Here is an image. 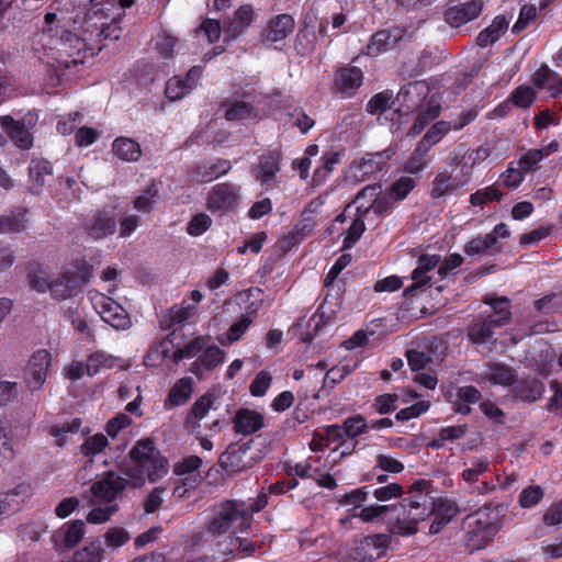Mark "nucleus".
Listing matches in <instances>:
<instances>
[{
    "mask_svg": "<svg viewBox=\"0 0 562 562\" xmlns=\"http://www.w3.org/2000/svg\"><path fill=\"white\" fill-rule=\"evenodd\" d=\"M130 460L120 463V473L105 472L91 487V503L115 504L127 488H140L146 480L150 483L165 477L169 472L167 459L156 449L150 439L139 440L128 453Z\"/></svg>",
    "mask_w": 562,
    "mask_h": 562,
    "instance_id": "1",
    "label": "nucleus"
},
{
    "mask_svg": "<svg viewBox=\"0 0 562 562\" xmlns=\"http://www.w3.org/2000/svg\"><path fill=\"white\" fill-rule=\"evenodd\" d=\"M434 512V491L429 481L419 480L412 484L409 496L398 505L392 506L395 518L393 532L412 536L418 530V524L431 516Z\"/></svg>",
    "mask_w": 562,
    "mask_h": 562,
    "instance_id": "2",
    "label": "nucleus"
},
{
    "mask_svg": "<svg viewBox=\"0 0 562 562\" xmlns=\"http://www.w3.org/2000/svg\"><path fill=\"white\" fill-rule=\"evenodd\" d=\"M249 513L244 501H225L213 508L199 535L203 544H214L223 541L232 533H243L249 528Z\"/></svg>",
    "mask_w": 562,
    "mask_h": 562,
    "instance_id": "3",
    "label": "nucleus"
},
{
    "mask_svg": "<svg viewBox=\"0 0 562 562\" xmlns=\"http://www.w3.org/2000/svg\"><path fill=\"white\" fill-rule=\"evenodd\" d=\"M90 277L91 266L83 259H76L69 263L60 278L52 281L50 292L55 299L66 300L76 295Z\"/></svg>",
    "mask_w": 562,
    "mask_h": 562,
    "instance_id": "4",
    "label": "nucleus"
},
{
    "mask_svg": "<svg viewBox=\"0 0 562 562\" xmlns=\"http://www.w3.org/2000/svg\"><path fill=\"white\" fill-rule=\"evenodd\" d=\"M472 178V167L469 162L462 164L459 170L440 169L431 182V196L442 198L467 186Z\"/></svg>",
    "mask_w": 562,
    "mask_h": 562,
    "instance_id": "5",
    "label": "nucleus"
},
{
    "mask_svg": "<svg viewBox=\"0 0 562 562\" xmlns=\"http://www.w3.org/2000/svg\"><path fill=\"white\" fill-rule=\"evenodd\" d=\"M91 302L101 318L116 330H125L131 327L128 314L112 297L97 292L91 295Z\"/></svg>",
    "mask_w": 562,
    "mask_h": 562,
    "instance_id": "6",
    "label": "nucleus"
},
{
    "mask_svg": "<svg viewBox=\"0 0 562 562\" xmlns=\"http://www.w3.org/2000/svg\"><path fill=\"white\" fill-rule=\"evenodd\" d=\"M483 0H450L445 10V21L452 27H460L477 19L484 10Z\"/></svg>",
    "mask_w": 562,
    "mask_h": 562,
    "instance_id": "7",
    "label": "nucleus"
},
{
    "mask_svg": "<svg viewBox=\"0 0 562 562\" xmlns=\"http://www.w3.org/2000/svg\"><path fill=\"white\" fill-rule=\"evenodd\" d=\"M250 442L231 445L220 457L221 467L231 472H241L254 467L260 456L251 451Z\"/></svg>",
    "mask_w": 562,
    "mask_h": 562,
    "instance_id": "8",
    "label": "nucleus"
},
{
    "mask_svg": "<svg viewBox=\"0 0 562 562\" xmlns=\"http://www.w3.org/2000/svg\"><path fill=\"white\" fill-rule=\"evenodd\" d=\"M239 201V187L231 183H217L209 192L207 209L221 215L233 211Z\"/></svg>",
    "mask_w": 562,
    "mask_h": 562,
    "instance_id": "9",
    "label": "nucleus"
},
{
    "mask_svg": "<svg viewBox=\"0 0 562 562\" xmlns=\"http://www.w3.org/2000/svg\"><path fill=\"white\" fill-rule=\"evenodd\" d=\"M52 363V355L46 349L35 351L24 369V380L32 391L38 390L46 381Z\"/></svg>",
    "mask_w": 562,
    "mask_h": 562,
    "instance_id": "10",
    "label": "nucleus"
},
{
    "mask_svg": "<svg viewBox=\"0 0 562 562\" xmlns=\"http://www.w3.org/2000/svg\"><path fill=\"white\" fill-rule=\"evenodd\" d=\"M202 70L201 66H193L186 76L171 77L166 83V97L170 101H177L188 95L198 86Z\"/></svg>",
    "mask_w": 562,
    "mask_h": 562,
    "instance_id": "11",
    "label": "nucleus"
},
{
    "mask_svg": "<svg viewBox=\"0 0 562 562\" xmlns=\"http://www.w3.org/2000/svg\"><path fill=\"white\" fill-rule=\"evenodd\" d=\"M35 122L33 114H27L22 121H15L12 116L5 115L0 120L2 128L8 133L12 142L21 149H29L33 144L32 135L26 128V123L32 125Z\"/></svg>",
    "mask_w": 562,
    "mask_h": 562,
    "instance_id": "12",
    "label": "nucleus"
},
{
    "mask_svg": "<svg viewBox=\"0 0 562 562\" xmlns=\"http://www.w3.org/2000/svg\"><path fill=\"white\" fill-rule=\"evenodd\" d=\"M430 88L425 81H414L404 86L397 93L396 101L404 112H411L428 101Z\"/></svg>",
    "mask_w": 562,
    "mask_h": 562,
    "instance_id": "13",
    "label": "nucleus"
},
{
    "mask_svg": "<svg viewBox=\"0 0 562 562\" xmlns=\"http://www.w3.org/2000/svg\"><path fill=\"white\" fill-rule=\"evenodd\" d=\"M281 153L268 150L259 157L258 165L254 169L255 178L262 187L269 188L280 171Z\"/></svg>",
    "mask_w": 562,
    "mask_h": 562,
    "instance_id": "14",
    "label": "nucleus"
},
{
    "mask_svg": "<svg viewBox=\"0 0 562 562\" xmlns=\"http://www.w3.org/2000/svg\"><path fill=\"white\" fill-rule=\"evenodd\" d=\"M295 22L292 15L282 13L271 18L262 32L263 41L278 43L293 33Z\"/></svg>",
    "mask_w": 562,
    "mask_h": 562,
    "instance_id": "15",
    "label": "nucleus"
},
{
    "mask_svg": "<svg viewBox=\"0 0 562 562\" xmlns=\"http://www.w3.org/2000/svg\"><path fill=\"white\" fill-rule=\"evenodd\" d=\"M392 154L393 151L391 149H385L374 154H367L359 161H356L352 165L351 170L353 176L359 180H363L364 177L382 170Z\"/></svg>",
    "mask_w": 562,
    "mask_h": 562,
    "instance_id": "16",
    "label": "nucleus"
},
{
    "mask_svg": "<svg viewBox=\"0 0 562 562\" xmlns=\"http://www.w3.org/2000/svg\"><path fill=\"white\" fill-rule=\"evenodd\" d=\"M416 110L417 116L407 132L408 136H416L420 134L426 128V126H428L440 115V101L435 95H430L428 101Z\"/></svg>",
    "mask_w": 562,
    "mask_h": 562,
    "instance_id": "17",
    "label": "nucleus"
},
{
    "mask_svg": "<svg viewBox=\"0 0 562 562\" xmlns=\"http://www.w3.org/2000/svg\"><path fill=\"white\" fill-rule=\"evenodd\" d=\"M58 50L61 54H66L67 58H57L58 68L69 69L72 66H76L82 63V58H80L81 50L86 47V44L75 34L67 33L65 37L60 38Z\"/></svg>",
    "mask_w": 562,
    "mask_h": 562,
    "instance_id": "18",
    "label": "nucleus"
},
{
    "mask_svg": "<svg viewBox=\"0 0 562 562\" xmlns=\"http://www.w3.org/2000/svg\"><path fill=\"white\" fill-rule=\"evenodd\" d=\"M233 424L236 434L249 436L265 426V417L254 409L241 408L236 412Z\"/></svg>",
    "mask_w": 562,
    "mask_h": 562,
    "instance_id": "19",
    "label": "nucleus"
},
{
    "mask_svg": "<svg viewBox=\"0 0 562 562\" xmlns=\"http://www.w3.org/2000/svg\"><path fill=\"white\" fill-rule=\"evenodd\" d=\"M116 225V220L111 213L101 212L89 218L85 224V228L92 239L98 240L113 235Z\"/></svg>",
    "mask_w": 562,
    "mask_h": 562,
    "instance_id": "20",
    "label": "nucleus"
},
{
    "mask_svg": "<svg viewBox=\"0 0 562 562\" xmlns=\"http://www.w3.org/2000/svg\"><path fill=\"white\" fill-rule=\"evenodd\" d=\"M440 259L439 255H425L418 259V265L411 276L413 283L404 290L405 296L413 295L415 290L425 285L430 280L427 272L435 269L439 265Z\"/></svg>",
    "mask_w": 562,
    "mask_h": 562,
    "instance_id": "21",
    "label": "nucleus"
},
{
    "mask_svg": "<svg viewBox=\"0 0 562 562\" xmlns=\"http://www.w3.org/2000/svg\"><path fill=\"white\" fill-rule=\"evenodd\" d=\"M232 165L229 160L218 159L215 162L199 164L190 172L191 179L198 182H211L221 176L229 172Z\"/></svg>",
    "mask_w": 562,
    "mask_h": 562,
    "instance_id": "22",
    "label": "nucleus"
},
{
    "mask_svg": "<svg viewBox=\"0 0 562 562\" xmlns=\"http://www.w3.org/2000/svg\"><path fill=\"white\" fill-rule=\"evenodd\" d=\"M544 391V384L536 378L521 380L516 378L512 386L513 395L522 402H536L542 397Z\"/></svg>",
    "mask_w": 562,
    "mask_h": 562,
    "instance_id": "23",
    "label": "nucleus"
},
{
    "mask_svg": "<svg viewBox=\"0 0 562 562\" xmlns=\"http://www.w3.org/2000/svg\"><path fill=\"white\" fill-rule=\"evenodd\" d=\"M402 38V31L400 30H382L372 35L368 44V54L378 56L396 47Z\"/></svg>",
    "mask_w": 562,
    "mask_h": 562,
    "instance_id": "24",
    "label": "nucleus"
},
{
    "mask_svg": "<svg viewBox=\"0 0 562 562\" xmlns=\"http://www.w3.org/2000/svg\"><path fill=\"white\" fill-rule=\"evenodd\" d=\"M515 370L503 363H492L486 366L482 372V378L494 385L510 387L516 380Z\"/></svg>",
    "mask_w": 562,
    "mask_h": 562,
    "instance_id": "25",
    "label": "nucleus"
},
{
    "mask_svg": "<svg viewBox=\"0 0 562 562\" xmlns=\"http://www.w3.org/2000/svg\"><path fill=\"white\" fill-rule=\"evenodd\" d=\"M509 20L505 15H497L493 19L492 23L482 30L476 36V44L481 48L488 47L497 42L507 31Z\"/></svg>",
    "mask_w": 562,
    "mask_h": 562,
    "instance_id": "26",
    "label": "nucleus"
},
{
    "mask_svg": "<svg viewBox=\"0 0 562 562\" xmlns=\"http://www.w3.org/2000/svg\"><path fill=\"white\" fill-rule=\"evenodd\" d=\"M29 171L30 189L32 193L38 194L45 184V178L52 176L53 167L48 160L36 158L31 161Z\"/></svg>",
    "mask_w": 562,
    "mask_h": 562,
    "instance_id": "27",
    "label": "nucleus"
},
{
    "mask_svg": "<svg viewBox=\"0 0 562 562\" xmlns=\"http://www.w3.org/2000/svg\"><path fill=\"white\" fill-rule=\"evenodd\" d=\"M29 496V486L21 484L12 491L0 495V518L19 509L20 505Z\"/></svg>",
    "mask_w": 562,
    "mask_h": 562,
    "instance_id": "28",
    "label": "nucleus"
},
{
    "mask_svg": "<svg viewBox=\"0 0 562 562\" xmlns=\"http://www.w3.org/2000/svg\"><path fill=\"white\" fill-rule=\"evenodd\" d=\"M192 394V380L190 378H182L178 380L169 391L165 400L164 407L172 409L176 406L183 405Z\"/></svg>",
    "mask_w": 562,
    "mask_h": 562,
    "instance_id": "29",
    "label": "nucleus"
},
{
    "mask_svg": "<svg viewBox=\"0 0 562 562\" xmlns=\"http://www.w3.org/2000/svg\"><path fill=\"white\" fill-rule=\"evenodd\" d=\"M533 81L539 88L547 89L551 97H557L562 93V77L548 66H541L536 71Z\"/></svg>",
    "mask_w": 562,
    "mask_h": 562,
    "instance_id": "30",
    "label": "nucleus"
},
{
    "mask_svg": "<svg viewBox=\"0 0 562 562\" xmlns=\"http://www.w3.org/2000/svg\"><path fill=\"white\" fill-rule=\"evenodd\" d=\"M363 74L358 67L342 68L336 77L337 89L346 94H351L362 85Z\"/></svg>",
    "mask_w": 562,
    "mask_h": 562,
    "instance_id": "31",
    "label": "nucleus"
},
{
    "mask_svg": "<svg viewBox=\"0 0 562 562\" xmlns=\"http://www.w3.org/2000/svg\"><path fill=\"white\" fill-rule=\"evenodd\" d=\"M27 223V211L24 209H16L0 217V233L12 234L23 232L26 228Z\"/></svg>",
    "mask_w": 562,
    "mask_h": 562,
    "instance_id": "32",
    "label": "nucleus"
},
{
    "mask_svg": "<svg viewBox=\"0 0 562 562\" xmlns=\"http://www.w3.org/2000/svg\"><path fill=\"white\" fill-rule=\"evenodd\" d=\"M173 352V342L169 337H166L150 347L144 358V363L147 367L157 368L161 366L167 358H172Z\"/></svg>",
    "mask_w": 562,
    "mask_h": 562,
    "instance_id": "33",
    "label": "nucleus"
},
{
    "mask_svg": "<svg viewBox=\"0 0 562 562\" xmlns=\"http://www.w3.org/2000/svg\"><path fill=\"white\" fill-rule=\"evenodd\" d=\"M201 465L202 459L200 457L188 456L175 465L173 472L177 475L184 476L187 481L184 483L186 485L194 487L196 485V479L199 477L198 470Z\"/></svg>",
    "mask_w": 562,
    "mask_h": 562,
    "instance_id": "34",
    "label": "nucleus"
},
{
    "mask_svg": "<svg viewBox=\"0 0 562 562\" xmlns=\"http://www.w3.org/2000/svg\"><path fill=\"white\" fill-rule=\"evenodd\" d=\"M18 442L9 426L0 420V465L12 462L18 454Z\"/></svg>",
    "mask_w": 562,
    "mask_h": 562,
    "instance_id": "35",
    "label": "nucleus"
},
{
    "mask_svg": "<svg viewBox=\"0 0 562 562\" xmlns=\"http://www.w3.org/2000/svg\"><path fill=\"white\" fill-rule=\"evenodd\" d=\"M113 153L124 161H137L142 156L140 145L127 137H117L112 145Z\"/></svg>",
    "mask_w": 562,
    "mask_h": 562,
    "instance_id": "36",
    "label": "nucleus"
},
{
    "mask_svg": "<svg viewBox=\"0 0 562 562\" xmlns=\"http://www.w3.org/2000/svg\"><path fill=\"white\" fill-rule=\"evenodd\" d=\"M496 327L492 317L479 318L470 326L468 336L475 344H485L495 340L493 335Z\"/></svg>",
    "mask_w": 562,
    "mask_h": 562,
    "instance_id": "37",
    "label": "nucleus"
},
{
    "mask_svg": "<svg viewBox=\"0 0 562 562\" xmlns=\"http://www.w3.org/2000/svg\"><path fill=\"white\" fill-rule=\"evenodd\" d=\"M216 547L218 552L222 554H233L238 551L244 555H250L255 551L252 542L247 539L234 537L233 535L227 536L223 541L216 542Z\"/></svg>",
    "mask_w": 562,
    "mask_h": 562,
    "instance_id": "38",
    "label": "nucleus"
},
{
    "mask_svg": "<svg viewBox=\"0 0 562 562\" xmlns=\"http://www.w3.org/2000/svg\"><path fill=\"white\" fill-rule=\"evenodd\" d=\"M159 200V188L155 182L149 183L133 202L134 209L140 213L151 212Z\"/></svg>",
    "mask_w": 562,
    "mask_h": 562,
    "instance_id": "39",
    "label": "nucleus"
},
{
    "mask_svg": "<svg viewBox=\"0 0 562 562\" xmlns=\"http://www.w3.org/2000/svg\"><path fill=\"white\" fill-rule=\"evenodd\" d=\"M72 562H102L104 560L103 542L100 538L77 550L72 555Z\"/></svg>",
    "mask_w": 562,
    "mask_h": 562,
    "instance_id": "40",
    "label": "nucleus"
},
{
    "mask_svg": "<svg viewBox=\"0 0 562 562\" xmlns=\"http://www.w3.org/2000/svg\"><path fill=\"white\" fill-rule=\"evenodd\" d=\"M116 363V358L106 355L103 351H95L89 356L86 362L87 374L93 376L102 369L113 368Z\"/></svg>",
    "mask_w": 562,
    "mask_h": 562,
    "instance_id": "41",
    "label": "nucleus"
},
{
    "mask_svg": "<svg viewBox=\"0 0 562 562\" xmlns=\"http://www.w3.org/2000/svg\"><path fill=\"white\" fill-rule=\"evenodd\" d=\"M255 12L251 5H241L235 12V19L231 22L229 31L232 36L235 37L243 33L254 21Z\"/></svg>",
    "mask_w": 562,
    "mask_h": 562,
    "instance_id": "42",
    "label": "nucleus"
},
{
    "mask_svg": "<svg viewBox=\"0 0 562 562\" xmlns=\"http://www.w3.org/2000/svg\"><path fill=\"white\" fill-rule=\"evenodd\" d=\"M428 153L429 149L422 145L420 143H418L412 156L409 157L405 165V170L413 175H417L420 171H423L430 161Z\"/></svg>",
    "mask_w": 562,
    "mask_h": 562,
    "instance_id": "43",
    "label": "nucleus"
},
{
    "mask_svg": "<svg viewBox=\"0 0 562 562\" xmlns=\"http://www.w3.org/2000/svg\"><path fill=\"white\" fill-rule=\"evenodd\" d=\"M367 215L363 210H356L355 217L347 229V235L344 240V248H351L366 231L363 217Z\"/></svg>",
    "mask_w": 562,
    "mask_h": 562,
    "instance_id": "44",
    "label": "nucleus"
},
{
    "mask_svg": "<svg viewBox=\"0 0 562 562\" xmlns=\"http://www.w3.org/2000/svg\"><path fill=\"white\" fill-rule=\"evenodd\" d=\"M487 304L492 306L494 310V315H492V322L495 323L496 326H504L510 321V312H509V300L505 296L491 299L486 301Z\"/></svg>",
    "mask_w": 562,
    "mask_h": 562,
    "instance_id": "45",
    "label": "nucleus"
},
{
    "mask_svg": "<svg viewBox=\"0 0 562 562\" xmlns=\"http://www.w3.org/2000/svg\"><path fill=\"white\" fill-rule=\"evenodd\" d=\"M450 132V125L447 121L436 122L418 142L429 150L437 145Z\"/></svg>",
    "mask_w": 562,
    "mask_h": 562,
    "instance_id": "46",
    "label": "nucleus"
},
{
    "mask_svg": "<svg viewBox=\"0 0 562 562\" xmlns=\"http://www.w3.org/2000/svg\"><path fill=\"white\" fill-rule=\"evenodd\" d=\"M206 339L204 337H195L192 340H190L186 346L182 348L177 349L172 353V360L175 363H178L182 359L186 358H194L200 352L203 351V349L206 347Z\"/></svg>",
    "mask_w": 562,
    "mask_h": 562,
    "instance_id": "47",
    "label": "nucleus"
},
{
    "mask_svg": "<svg viewBox=\"0 0 562 562\" xmlns=\"http://www.w3.org/2000/svg\"><path fill=\"white\" fill-rule=\"evenodd\" d=\"M80 426L81 420L79 418H74L71 422L52 427L50 435L55 438V443L57 446L64 447L67 443L68 435L78 432Z\"/></svg>",
    "mask_w": 562,
    "mask_h": 562,
    "instance_id": "48",
    "label": "nucleus"
},
{
    "mask_svg": "<svg viewBox=\"0 0 562 562\" xmlns=\"http://www.w3.org/2000/svg\"><path fill=\"white\" fill-rule=\"evenodd\" d=\"M60 532L63 533L64 546L66 548H74L85 535V524L82 520L68 522Z\"/></svg>",
    "mask_w": 562,
    "mask_h": 562,
    "instance_id": "49",
    "label": "nucleus"
},
{
    "mask_svg": "<svg viewBox=\"0 0 562 562\" xmlns=\"http://www.w3.org/2000/svg\"><path fill=\"white\" fill-rule=\"evenodd\" d=\"M194 308V305H188V306H172L168 314L161 319V326L164 328H169L172 325L176 324H182L187 322L190 316L192 315V310Z\"/></svg>",
    "mask_w": 562,
    "mask_h": 562,
    "instance_id": "50",
    "label": "nucleus"
},
{
    "mask_svg": "<svg viewBox=\"0 0 562 562\" xmlns=\"http://www.w3.org/2000/svg\"><path fill=\"white\" fill-rule=\"evenodd\" d=\"M224 351L216 346H207L203 349L196 364H202L205 369L212 370L224 361Z\"/></svg>",
    "mask_w": 562,
    "mask_h": 562,
    "instance_id": "51",
    "label": "nucleus"
},
{
    "mask_svg": "<svg viewBox=\"0 0 562 562\" xmlns=\"http://www.w3.org/2000/svg\"><path fill=\"white\" fill-rule=\"evenodd\" d=\"M109 446V439L103 434H95L85 440L80 451L86 457H94Z\"/></svg>",
    "mask_w": 562,
    "mask_h": 562,
    "instance_id": "52",
    "label": "nucleus"
},
{
    "mask_svg": "<svg viewBox=\"0 0 562 562\" xmlns=\"http://www.w3.org/2000/svg\"><path fill=\"white\" fill-rule=\"evenodd\" d=\"M495 246V236L494 235H485L483 237H476L470 240L465 247L464 251L468 256H476L481 254H486Z\"/></svg>",
    "mask_w": 562,
    "mask_h": 562,
    "instance_id": "53",
    "label": "nucleus"
},
{
    "mask_svg": "<svg viewBox=\"0 0 562 562\" xmlns=\"http://www.w3.org/2000/svg\"><path fill=\"white\" fill-rule=\"evenodd\" d=\"M394 101L392 91H382L380 93H376L369 100V102L367 103V112L370 114L382 113L385 110L390 109Z\"/></svg>",
    "mask_w": 562,
    "mask_h": 562,
    "instance_id": "54",
    "label": "nucleus"
},
{
    "mask_svg": "<svg viewBox=\"0 0 562 562\" xmlns=\"http://www.w3.org/2000/svg\"><path fill=\"white\" fill-rule=\"evenodd\" d=\"M342 426L345 436L349 438H356L369 429L366 418L360 414L346 418Z\"/></svg>",
    "mask_w": 562,
    "mask_h": 562,
    "instance_id": "55",
    "label": "nucleus"
},
{
    "mask_svg": "<svg viewBox=\"0 0 562 562\" xmlns=\"http://www.w3.org/2000/svg\"><path fill=\"white\" fill-rule=\"evenodd\" d=\"M131 539L130 533L122 527L110 528L104 535L103 546L111 550H117Z\"/></svg>",
    "mask_w": 562,
    "mask_h": 562,
    "instance_id": "56",
    "label": "nucleus"
},
{
    "mask_svg": "<svg viewBox=\"0 0 562 562\" xmlns=\"http://www.w3.org/2000/svg\"><path fill=\"white\" fill-rule=\"evenodd\" d=\"M119 510L116 504L105 503L104 506L92 508L87 515V521L90 524H104Z\"/></svg>",
    "mask_w": 562,
    "mask_h": 562,
    "instance_id": "57",
    "label": "nucleus"
},
{
    "mask_svg": "<svg viewBox=\"0 0 562 562\" xmlns=\"http://www.w3.org/2000/svg\"><path fill=\"white\" fill-rule=\"evenodd\" d=\"M395 201L387 193L380 194L373 201V203H361V206H358V211L363 210V213L368 214L370 211L380 215L392 209Z\"/></svg>",
    "mask_w": 562,
    "mask_h": 562,
    "instance_id": "58",
    "label": "nucleus"
},
{
    "mask_svg": "<svg viewBox=\"0 0 562 562\" xmlns=\"http://www.w3.org/2000/svg\"><path fill=\"white\" fill-rule=\"evenodd\" d=\"M502 196V192L493 184L472 193L470 203L474 206H481L492 201H501Z\"/></svg>",
    "mask_w": 562,
    "mask_h": 562,
    "instance_id": "59",
    "label": "nucleus"
},
{
    "mask_svg": "<svg viewBox=\"0 0 562 562\" xmlns=\"http://www.w3.org/2000/svg\"><path fill=\"white\" fill-rule=\"evenodd\" d=\"M415 180L409 177H402L396 180L389 189V194L395 201L404 200L409 192L415 188Z\"/></svg>",
    "mask_w": 562,
    "mask_h": 562,
    "instance_id": "60",
    "label": "nucleus"
},
{
    "mask_svg": "<svg viewBox=\"0 0 562 562\" xmlns=\"http://www.w3.org/2000/svg\"><path fill=\"white\" fill-rule=\"evenodd\" d=\"M44 525L40 521L23 524L18 529L19 538L24 542H36L44 532Z\"/></svg>",
    "mask_w": 562,
    "mask_h": 562,
    "instance_id": "61",
    "label": "nucleus"
},
{
    "mask_svg": "<svg viewBox=\"0 0 562 562\" xmlns=\"http://www.w3.org/2000/svg\"><path fill=\"white\" fill-rule=\"evenodd\" d=\"M322 159L323 167L316 168L313 175V182L315 184L322 183L339 162V156L337 153L326 154Z\"/></svg>",
    "mask_w": 562,
    "mask_h": 562,
    "instance_id": "62",
    "label": "nucleus"
},
{
    "mask_svg": "<svg viewBox=\"0 0 562 562\" xmlns=\"http://www.w3.org/2000/svg\"><path fill=\"white\" fill-rule=\"evenodd\" d=\"M457 512V505L452 501L434 495V512L431 516H438L450 521Z\"/></svg>",
    "mask_w": 562,
    "mask_h": 562,
    "instance_id": "63",
    "label": "nucleus"
},
{
    "mask_svg": "<svg viewBox=\"0 0 562 562\" xmlns=\"http://www.w3.org/2000/svg\"><path fill=\"white\" fill-rule=\"evenodd\" d=\"M272 382L270 372L262 370L254 379L249 385V392L252 396L261 397L266 395Z\"/></svg>",
    "mask_w": 562,
    "mask_h": 562,
    "instance_id": "64",
    "label": "nucleus"
}]
</instances>
